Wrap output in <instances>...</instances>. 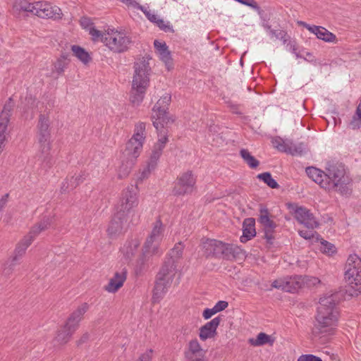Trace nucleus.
<instances>
[{
  "label": "nucleus",
  "mask_w": 361,
  "mask_h": 361,
  "mask_svg": "<svg viewBox=\"0 0 361 361\" xmlns=\"http://www.w3.org/2000/svg\"><path fill=\"white\" fill-rule=\"evenodd\" d=\"M171 100V95L166 94L157 101L152 109V114L151 116L152 124L157 132L163 133V136L159 138L158 141L153 147L149 161L148 162L147 169L144 170L142 173V178L147 177V174L150 173V171L156 167L157 161L162 154V151L168 142L167 130L165 126L169 123H173L175 121V119L169 115L168 111Z\"/></svg>",
  "instance_id": "obj_1"
},
{
  "label": "nucleus",
  "mask_w": 361,
  "mask_h": 361,
  "mask_svg": "<svg viewBox=\"0 0 361 361\" xmlns=\"http://www.w3.org/2000/svg\"><path fill=\"white\" fill-rule=\"evenodd\" d=\"M338 295L326 294L320 298L312 329L314 336L332 334L338 325Z\"/></svg>",
  "instance_id": "obj_2"
},
{
  "label": "nucleus",
  "mask_w": 361,
  "mask_h": 361,
  "mask_svg": "<svg viewBox=\"0 0 361 361\" xmlns=\"http://www.w3.org/2000/svg\"><path fill=\"white\" fill-rule=\"evenodd\" d=\"M183 245L181 243L175 245L168 253L164 262L158 272L153 290V302H159L171 286L176 274L177 264L182 257Z\"/></svg>",
  "instance_id": "obj_3"
},
{
  "label": "nucleus",
  "mask_w": 361,
  "mask_h": 361,
  "mask_svg": "<svg viewBox=\"0 0 361 361\" xmlns=\"http://www.w3.org/2000/svg\"><path fill=\"white\" fill-rule=\"evenodd\" d=\"M145 128V123L140 122L137 124L133 135L126 143V149L123 152L122 164L118 169L119 178H124L128 176L137 158L142 152L145 139L144 135Z\"/></svg>",
  "instance_id": "obj_4"
},
{
  "label": "nucleus",
  "mask_w": 361,
  "mask_h": 361,
  "mask_svg": "<svg viewBox=\"0 0 361 361\" xmlns=\"http://www.w3.org/2000/svg\"><path fill=\"white\" fill-rule=\"evenodd\" d=\"M201 249L206 258H222L226 260H243L245 258V252L238 245L214 239L202 238Z\"/></svg>",
  "instance_id": "obj_5"
},
{
  "label": "nucleus",
  "mask_w": 361,
  "mask_h": 361,
  "mask_svg": "<svg viewBox=\"0 0 361 361\" xmlns=\"http://www.w3.org/2000/svg\"><path fill=\"white\" fill-rule=\"evenodd\" d=\"M134 75L130 91V102L139 105L143 100L149 82L151 68L145 57L138 59L134 63Z\"/></svg>",
  "instance_id": "obj_6"
},
{
  "label": "nucleus",
  "mask_w": 361,
  "mask_h": 361,
  "mask_svg": "<svg viewBox=\"0 0 361 361\" xmlns=\"http://www.w3.org/2000/svg\"><path fill=\"white\" fill-rule=\"evenodd\" d=\"M164 230V225L159 218L154 223L151 233L145 243L142 255L137 261L136 274H141L146 269V263L149 262L152 256H159L162 254V251L159 247V244L162 239Z\"/></svg>",
  "instance_id": "obj_7"
},
{
  "label": "nucleus",
  "mask_w": 361,
  "mask_h": 361,
  "mask_svg": "<svg viewBox=\"0 0 361 361\" xmlns=\"http://www.w3.org/2000/svg\"><path fill=\"white\" fill-rule=\"evenodd\" d=\"M326 178L327 181L323 183L325 190H334L343 195L351 192L348 187L350 178L346 175L345 166L342 163H329L326 167Z\"/></svg>",
  "instance_id": "obj_8"
},
{
  "label": "nucleus",
  "mask_w": 361,
  "mask_h": 361,
  "mask_svg": "<svg viewBox=\"0 0 361 361\" xmlns=\"http://www.w3.org/2000/svg\"><path fill=\"white\" fill-rule=\"evenodd\" d=\"M51 122L49 116L40 114L37 124V138L39 144V151L44 154L43 163L47 168L52 166L51 157L49 156L51 150Z\"/></svg>",
  "instance_id": "obj_9"
},
{
  "label": "nucleus",
  "mask_w": 361,
  "mask_h": 361,
  "mask_svg": "<svg viewBox=\"0 0 361 361\" xmlns=\"http://www.w3.org/2000/svg\"><path fill=\"white\" fill-rule=\"evenodd\" d=\"M89 305L85 302L79 306L68 318L63 328L58 331L55 341L60 345L67 343L79 326L83 314L87 311Z\"/></svg>",
  "instance_id": "obj_10"
},
{
  "label": "nucleus",
  "mask_w": 361,
  "mask_h": 361,
  "mask_svg": "<svg viewBox=\"0 0 361 361\" xmlns=\"http://www.w3.org/2000/svg\"><path fill=\"white\" fill-rule=\"evenodd\" d=\"M345 280L353 290L351 295L361 293V259L357 255H350L345 264Z\"/></svg>",
  "instance_id": "obj_11"
},
{
  "label": "nucleus",
  "mask_w": 361,
  "mask_h": 361,
  "mask_svg": "<svg viewBox=\"0 0 361 361\" xmlns=\"http://www.w3.org/2000/svg\"><path fill=\"white\" fill-rule=\"evenodd\" d=\"M102 42L111 51L116 53L126 51L132 43L131 39L125 32L111 30L106 33Z\"/></svg>",
  "instance_id": "obj_12"
},
{
  "label": "nucleus",
  "mask_w": 361,
  "mask_h": 361,
  "mask_svg": "<svg viewBox=\"0 0 361 361\" xmlns=\"http://www.w3.org/2000/svg\"><path fill=\"white\" fill-rule=\"evenodd\" d=\"M137 188L134 185L127 187L123 190L120 203L116 207L118 216L128 217L134 207L138 205Z\"/></svg>",
  "instance_id": "obj_13"
},
{
  "label": "nucleus",
  "mask_w": 361,
  "mask_h": 361,
  "mask_svg": "<svg viewBox=\"0 0 361 361\" xmlns=\"http://www.w3.org/2000/svg\"><path fill=\"white\" fill-rule=\"evenodd\" d=\"M288 208L293 213L295 219L307 228L314 229L319 226V222L316 220L310 211L306 207L299 206L295 203H288Z\"/></svg>",
  "instance_id": "obj_14"
},
{
  "label": "nucleus",
  "mask_w": 361,
  "mask_h": 361,
  "mask_svg": "<svg viewBox=\"0 0 361 361\" xmlns=\"http://www.w3.org/2000/svg\"><path fill=\"white\" fill-rule=\"evenodd\" d=\"M195 182L192 172L188 171L178 178L172 191L173 195L180 196L192 192Z\"/></svg>",
  "instance_id": "obj_15"
},
{
  "label": "nucleus",
  "mask_w": 361,
  "mask_h": 361,
  "mask_svg": "<svg viewBox=\"0 0 361 361\" xmlns=\"http://www.w3.org/2000/svg\"><path fill=\"white\" fill-rule=\"evenodd\" d=\"M257 221L263 228L264 238L267 239L268 243L272 244V240L274 239V233L277 225L270 219V214L267 208L260 207Z\"/></svg>",
  "instance_id": "obj_16"
},
{
  "label": "nucleus",
  "mask_w": 361,
  "mask_h": 361,
  "mask_svg": "<svg viewBox=\"0 0 361 361\" xmlns=\"http://www.w3.org/2000/svg\"><path fill=\"white\" fill-rule=\"evenodd\" d=\"M33 14L42 18L60 19L62 17L61 8L47 2H36Z\"/></svg>",
  "instance_id": "obj_17"
},
{
  "label": "nucleus",
  "mask_w": 361,
  "mask_h": 361,
  "mask_svg": "<svg viewBox=\"0 0 361 361\" xmlns=\"http://www.w3.org/2000/svg\"><path fill=\"white\" fill-rule=\"evenodd\" d=\"M221 321V317L218 316L200 327L199 334L200 339L206 341L207 338H214L217 334L216 329Z\"/></svg>",
  "instance_id": "obj_18"
},
{
  "label": "nucleus",
  "mask_w": 361,
  "mask_h": 361,
  "mask_svg": "<svg viewBox=\"0 0 361 361\" xmlns=\"http://www.w3.org/2000/svg\"><path fill=\"white\" fill-rule=\"evenodd\" d=\"M126 276V268H123L121 272H116L114 277L110 279L109 283L105 287V290L109 293H116L123 285Z\"/></svg>",
  "instance_id": "obj_19"
},
{
  "label": "nucleus",
  "mask_w": 361,
  "mask_h": 361,
  "mask_svg": "<svg viewBox=\"0 0 361 361\" xmlns=\"http://www.w3.org/2000/svg\"><path fill=\"white\" fill-rule=\"evenodd\" d=\"M256 235L255 219L247 218L243 223V235L240 238L241 243H246Z\"/></svg>",
  "instance_id": "obj_20"
},
{
  "label": "nucleus",
  "mask_w": 361,
  "mask_h": 361,
  "mask_svg": "<svg viewBox=\"0 0 361 361\" xmlns=\"http://www.w3.org/2000/svg\"><path fill=\"white\" fill-rule=\"evenodd\" d=\"M154 48L157 49L161 60L166 64L167 68L169 70L172 66V59L171 52L165 42H160L158 40H154Z\"/></svg>",
  "instance_id": "obj_21"
},
{
  "label": "nucleus",
  "mask_w": 361,
  "mask_h": 361,
  "mask_svg": "<svg viewBox=\"0 0 361 361\" xmlns=\"http://www.w3.org/2000/svg\"><path fill=\"white\" fill-rule=\"evenodd\" d=\"M126 221L127 217L121 218V216H118V212L116 211V214L114 216L108 226V235L112 237L121 233L123 222Z\"/></svg>",
  "instance_id": "obj_22"
},
{
  "label": "nucleus",
  "mask_w": 361,
  "mask_h": 361,
  "mask_svg": "<svg viewBox=\"0 0 361 361\" xmlns=\"http://www.w3.org/2000/svg\"><path fill=\"white\" fill-rule=\"evenodd\" d=\"M205 352L201 348L197 339L191 340L188 343V350L185 352V356L187 359L191 360L196 358H201L204 357Z\"/></svg>",
  "instance_id": "obj_23"
},
{
  "label": "nucleus",
  "mask_w": 361,
  "mask_h": 361,
  "mask_svg": "<svg viewBox=\"0 0 361 361\" xmlns=\"http://www.w3.org/2000/svg\"><path fill=\"white\" fill-rule=\"evenodd\" d=\"M305 172L309 178L318 183L321 188H324V182L327 181L326 178V171H323L313 166L307 167Z\"/></svg>",
  "instance_id": "obj_24"
},
{
  "label": "nucleus",
  "mask_w": 361,
  "mask_h": 361,
  "mask_svg": "<svg viewBox=\"0 0 361 361\" xmlns=\"http://www.w3.org/2000/svg\"><path fill=\"white\" fill-rule=\"evenodd\" d=\"M35 3L31 4L27 0H16L13 4V11L14 14L18 15L20 11L34 13Z\"/></svg>",
  "instance_id": "obj_25"
},
{
  "label": "nucleus",
  "mask_w": 361,
  "mask_h": 361,
  "mask_svg": "<svg viewBox=\"0 0 361 361\" xmlns=\"http://www.w3.org/2000/svg\"><path fill=\"white\" fill-rule=\"evenodd\" d=\"M32 243V237H24L16 245L13 261L17 262L25 252L27 248Z\"/></svg>",
  "instance_id": "obj_26"
},
{
  "label": "nucleus",
  "mask_w": 361,
  "mask_h": 361,
  "mask_svg": "<svg viewBox=\"0 0 361 361\" xmlns=\"http://www.w3.org/2000/svg\"><path fill=\"white\" fill-rule=\"evenodd\" d=\"M69 63V54H61V56L54 63V68L52 69L53 73H56L58 75H62Z\"/></svg>",
  "instance_id": "obj_27"
},
{
  "label": "nucleus",
  "mask_w": 361,
  "mask_h": 361,
  "mask_svg": "<svg viewBox=\"0 0 361 361\" xmlns=\"http://www.w3.org/2000/svg\"><path fill=\"white\" fill-rule=\"evenodd\" d=\"M140 244V243L138 239H133L125 245L123 254L126 259H131L135 256Z\"/></svg>",
  "instance_id": "obj_28"
},
{
  "label": "nucleus",
  "mask_w": 361,
  "mask_h": 361,
  "mask_svg": "<svg viewBox=\"0 0 361 361\" xmlns=\"http://www.w3.org/2000/svg\"><path fill=\"white\" fill-rule=\"evenodd\" d=\"M302 281L301 276H295L294 277H290L286 279V283L284 286L287 288L285 289L286 292H295L301 288Z\"/></svg>",
  "instance_id": "obj_29"
},
{
  "label": "nucleus",
  "mask_w": 361,
  "mask_h": 361,
  "mask_svg": "<svg viewBox=\"0 0 361 361\" xmlns=\"http://www.w3.org/2000/svg\"><path fill=\"white\" fill-rule=\"evenodd\" d=\"M71 50L73 52V55L85 64L90 61L91 57L90 56V54L81 47L78 45H73L71 47Z\"/></svg>",
  "instance_id": "obj_30"
},
{
  "label": "nucleus",
  "mask_w": 361,
  "mask_h": 361,
  "mask_svg": "<svg viewBox=\"0 0 361 361\" xmlns=\"http://www.w3.org/2000/svg\"><path fill=\"white\" fill-rule=\"evenodd\" d=\"M240 154L244 161L251 168V169H256L259 164V161L256 159L249 152V151L246 149H242L240 151Z\"/></svg>",
  "instance_id": "obj_31"
},
{
  "label": "nucleus",
  "mask_w": 361,
  "mask_h": 361,
  "mask_svg": "<svg viewBox=\"0 0 361 361\" xmlns=\"http://www.w3.org/2000/svg\"><path fill=\"white\" fill-rule=\"evenodd\" d=\"M316 36L318 39L326 42L336 43L338 42L336 36L324 27H321L319 32L316 33Z\"/></svg>",
  "instance_id": "obj_32"
},
{
  "label": "nucleus",
  "mask_w": 361,
  "mask_h": 361,
  "mask_svg": "<svg viewBox=\"0 0 361 361\" xmlns=\"http://www.w3.org/2000/svg\"><path fill=\"white\" fill-rule=\"evenodd\" d=\"M257 178L262 180L269 188L272 189H277L279 188L278 183L271 177L269 172H264L257 175Z\"/></svg>",
  "instance_id": "obj_33"
},
{
  "label": "nucleus",
  "mask_w": 361,
  "mask_h": 361,
  "mask_svg": "<svg viewBox=\"0 0 361 361\" xmlns=\"http://www.w3.org/2000/svg\"><path fill=\"white\" fill-rule=\"evenodd\" d=\"M306 150V146L304 143H299L298 145L293 142H289L288 153L293 156L302 155Z\"/></svg>",
  "instance_id": "obj_34"
},
{
  "label": "nucleus",
  "mask_w": 361,
  "mask_h": 361,
  "mask_svg": "<svg viewBox=\"0 0 361 361\" xmlns=\"http://www.w3.org/2000/svg\"><path fill=\"white\" fill-rule=\"evenodd\" d=\"M250 342L252 345L255 346L263 345L271 342V337L267 334L261 332L257 335L255 340L250 339Z\"/></svg>",
  "instance_id": "obj_35"
},
{
  "label": "nucleus",
  "mask_w": 361,
  "mask_h": 361,
  "mask_svg": "<svg viewBox=\"0 0 361 361\" xmlns=\"http://www.w3.org/2000/svg\"><path fill=\"white\" fill-rule=\"evenodd\" d=\"M14 101L13 100L12 97H10L4 104L3 109L0 113V115L1 116L10 119V116L11 115V113L14 107Z\"/></svg>",
  "instance_id": "obj_36"
},
{
  "label": "nucleus",
  "mask_w": 361,
  "mask_h": 361,
  "mask_svg": "<svg viewBox=\"0 0 361 361\" xmlns=\"http://www.w3.org/2000/svg\"><path fill=\"white\" fill-rule=\"evenodd\" d=\"M321 250L327 255H332L336 252V249L334 244L322 239L321 240Z\"/></svg>",
  "instance_id": "obj_37"
},
{
  "label": "nucleus",
  "mask_w": 361,
  "mask_h": 361,
  "mask_svg": "<svg viewBox=\"0 0 361 361\" xmlns=\"http://www.w3.org/2000/svg\"><path fill=\"white\" fill-rule=\"evenodd\" d=\"M273 144L279 151L288 153L289 142H285L281 138L279 137L273 141Z\"/></svg>",
  "instance_id": "obj_38"
},
{
  "label": "nucleus",
  "mask_w": 361,
  "mask_h": 361,
  "mask_svg": "<svg viewBox=\"0 0 361 361\" xmlns=\"http://www.w3.org/2000/svg\"><path fill=\"white\" fill-rule=\"evenodd\" d=\"M90 34L92 37L94 41H101L106 33L103 34L101 31L97 30L95 27H91L90 29Z\"/></svg>",
  "instance_id": "obj_39"
},
{
  "label": "nucleus",
  "mask_w": 361,
  "mask_h": 361,
  "mask_svg": "<svg viewBox=\"0 0 361 361\" xmlns=\"http://www.w3.org/2000/svg\"><path fill=\"white\" fill-rule=\"evenodd\" d=\"M9 119L0 115V135L6 137L5 133L8 128Z\"/></svg>",
  "instance_id": "obj_40"
},
{
  "label": "nucleus",
  "mask_w": 361,
  "mask_h": 361,
  "mask_svg": "<svg viewBox=\"0 0 361 361\" xmlns=\"http://www.w3.org/2000/svg\"><path fill=\"white\" fill-rule=\"evenodd\" d=\"M16 262H13L12 259L11 263L8 265L5 264V267L3 269L2 274L4 276L8 278L13 273Z\"/></svg>",
  "instance_id": "obj_41"
},
{
  "label": "nucleus",
  "mask_w": 361,
  "mask_h": 361,
  "mask_svg": "<svg viewBox=\"0 0 361 361\" xmlns=\"http://www.w3.org/2000/svg\"><path fill=\"white\" fill-rule=\"evenodd\" d=\"M51 219L49 217H44L41 221L37 223L36 226H38L42 231H44L49 228V227L51 226Z\"/></svg>",
  "instance_id": "obj_42"
},
{
  "label": "nucleus",
  "mask_w": 361,
  "mask_h": 361,
  "mask_svg": "<svg viewBox=\"0 0 361 361\" xmlns=\"http://www.w3.org/2000/svg\"><path fill=\"white\" fill-rule=\"evenodd\" d=\"M266 27L268 30H269V32L271 35V36L272 37H275L277 39L283 38L282 35H283V36L286 35V32H285L284 30L271 29V26L270 25H267Z\"/></svg>",
  "instance_id": "obj_43"
},
{
  "label": "nucleus",
  "mask_w": 361,
  "mask_h": 361,
  "mask_svg": "<svg viewBox=\"0 0 361 361\" xmlns=\"http://www.w3.org/2000/svg\"><path fill=\"white\" fill-rule=\"evenodd\" d=\"M297 361H322V360L314 355H302L300 356Z\"/></svg>",
  "instance_id": "obj_44"
},
{
  "label": "nucleus",
  "mask_w": 361,
  "mask_h": 361,
  "mask_svg": "<svg viewBox=\"0 0 361 361\" xmlns=\"http://www.w3.org/2000/svg\"><path fill=\"white\" fill-rule=\"evenodd\" d=\"M228 306V303L224 300H220L216 303V305L213 307L216 313H218L221 311L224 310Z\"/></svg>",
  "instance_id": "obj_45"
},
{
  "label": "nucleus",
  "mask_w": 361,
  "mask_h": 361,
  "mask_svg": "<svg viewBox=\"0 0 361 361\" xmlns=\"http://www.w3.org/2000/svg\"><path fill=\"white\" fill-rule=\"evenodd\" d=\"M285 283H286V279H276L272 283L271 286L273 288H275L277 289H281L285 291V289H287V288H286V286H284Z\"/></svg>",
  "instance_id": "obj_46"
},
{
  "label": "nucleus",
  "mask_w": 361,
  "mask_h": 361,
  "mask_svg": "<svg viewBox=\"0 0 361 361\" xmlns=\"http://www.w3.org/2000/svg\"><path fill=\"white\" fill-rule=\"evenodd\" d=\"M156 23L161 30L165 32L173 31V28L169 24H166L162 19L157 20Z\"/></svg>",
  "instance_id": "obj_47"
},
{
  "label": "nucleus",
  "mask_w": 361,
  "mask_h": 361,
  "mask_svg": "<svg viewBox=\"0 0 361 361\" xmlns=\"http://www.w3.org/2000/svg\"><path fill=\"white\" fill-rule=\"evenodd\" d=\"M41 232H42V231L40 230V228L38 226H37L36 225H35L34 226L32 227L29 233L27 235H25V237H32V242L34 240L35 238L38 234H39Z\"/></svg>",
  "instance_id": "obj_48"
},
{
  "label": "nucleus",
  "mask_w": 361,
  "mask_h": 361,
  "mask_svg": "<svg viewBox=\"0 0 361 361\" xmlns=\"http://www.w3.org/2000/svg\"><path fill=\"white\" fill-rule=\"evenodd\" d=\"M215 314L216 313L213 307L211 309L206 308L202 312V316L205 319H208Z\"/></svg>",
  "instance_id": "obj_49"
},
{
  "label": "nucleus",
  "mask_w": 361,
  "mask_h": 361,
  "mask_svg": "<svg viewBox=\"0 0 361 361\" xmlns=\"http://www.w3.org/2000/svg\"><path fill=\"white\" fill-rule=\"evenodd\" d=\"M299 234L301 237L305 239H311L314 237V233L312 231H300Z\"/></svg>",
  "instance_id": "obj_50"
},
{
  "label": "nucleus",
  "mask_w": 361,
  "mask_h": 361,
  "mask_svg": "<svg viewBox=\"0 0 361 361\" xmlns=\"http://www.w3.org/2000/svg\"><path fill=\"white\" fill-rule=\"evenodd\" d=\"M70 190H71L69 181L66 180L65 181H63L62 183V185L61 186V192L62 193H65V192H69Z\"/></svg>",
  "instance_id": "obj_51"
},
{
  "label": "nucleus",
  "mask_w": 361,
  "mask_h": 361,
  "mask_svg": "<svg viewBox=\"0 0 361 361\" xmlns=\"http://www.w3.org/2000/svg\"><path fill=\"white\" fill-rule=\"evenodd\" d=\"M75 180L78 183V185L82 183L86 178V174L85 172L81 173L80 174L74 176Z\"/></svg>",
  "instance_id": "obj_52"
},
{
  "label": "nucleus",
  "mask_w": 361,
  "mask_h": 361,
  "mask_svg": "<svg viewBox=\"0 0 361 361\" xmlns=\"http://www.w3.org/2000/svg\"><path fill=\"white\" fill-rule=\"evenodd\" d=\"M147 18L151 21V22H153V23H157V20H159L158 17L157 15L154 14V13H151L149 11H147V12H145Z\"/></svg>",
  "instance_id": "obj_53"
},
{
  "label": "nucleus",
  "mask_w": 361,
  "mask_h": 361,
  "mask_svg": "<svg viewBox=\"0 0 361 361\" xmlns=\"http://www.w3.org/2000/svg\"><path fill=\"white\" fill-rule=\"evenodd\" d=\"M321 28V26H317V25H308L307 29L310 31L311 32L314 33L316 35V33L319 32V29Z\"/></svg>",
  "instance_id": "obj_54"
},
{
  "label": "nucleus",
  "mask_w": 361,
  "mask_h": 361,
  "mask_svg": "<svg viewBox=\"0 0 361 361\" xmlns=\"http://www.w3.org/2000/svg\"><path fill=\"white\" fill-rule=\"evenodd\" d=\"M8 197V194H6L4 195L1 199H0V212L3 209V208L6 206L7 202V198Z\"/></svg>",
  "instance_id": "obj_55"
},
{
  "label": "nucleus",
  "mask_w": 361,
  "mask_h": 361,
  "mask_svg": "<svg viewBox=\"0 0 361 361\" xmlns=\"http://www.w3.org/2000/svg\"><path fill=\"white\" fill-rule=\"evenodd\" d=\"M69 181V184L71 186V190L75 189L77 186H78V183L75 180L74 176H72L70 179H67Z\"/></svg>",
  "instance_id": "obj_56"
},
{
  "label": "nucleus",
  "mask_w": 361,
  "mask_h": 361,
  "mask_svg": "<svg viewBox=\"0 0 361 361\" xmlns=\"http://www.w3.org/2000/svg\"><path fill=\"white\" fill-rule=\"evenodd\" d=\"M89 339V334L87 333L84 334L80 339L77 342L78 345H81L82 343L86 342Z\"/></svg>",
  "instance_id": "obj_57"
},
{
  "label": "nucleus",
  "mask_w": 361,
  "mask_h": 361,
  "mask_svg": "<svg viewBox=\"0 0 361 361\" xmlns=\"http://www.w3.org/2000/svg\"><path fill=\"white\" fill-rule=\"evenodd\" d=\"M80 23L82 26L87 27L90 24V19L87 18H83L81 19Z\"/></svg>",
  "instance_id": "obj_58"
},
{
  "label": "nucleus",
  "mask_w": 361,
  "mask_h": 361,
  "mask_svg": "<svg viewBox=\"0 0 361 361\" xmlns=\"http://www.w3.org/2000/svg\"><path fill=\"white\" fill-rule=\"evenodd\" d=\"M282 36H283V38H279V39H281V41H283V44H286L288 42L289 37L287 33H286V35H285V36L282 35Z\"/></svg>",
  "instance_id": "obj_59"
},
{
  "label": "nucleus",
  "mask_w": 361,
  "mask_h": 361,
  "mask_svg": "<svg viewBox=\"0 0 361 361\" xmlns=\"http://www.w3.org/2000/svg\"><path fill=\"white\" fill-rule=\"evenodd\" d=\"M298 23L300 25H302L303 27H305V28L307 27L308 25L307 23H306L305 22H303V21H298Z\"/></svg>",
  "instance_id": "obj_60"
},
{
  "label": "nucleus",
  "mask_w": 361,
  "mask_h": 361,
  "mask_svg": "<svg viewBox=\"0 0 361 361\" xmlns=\"http://www.w3.org/2000/svg\"><path fill=\"white\" fill-rule=\"evenodd\" d=\"M314 280L317 281L318 283H319V280L318 279L314 278Z\"/></svg>",
  "instance_id": "obj_61"
},
{
  "label": "nucleus",
  "mask_w": 361,
  "mask_h": 361,
  "mask_svg": "<svg viewBox=\"0 0 361 361\" xmlns=\"http://www.w3.org/2000/svg\"><path fill=\"white\" fill-rule=\"evenodd\" d=\"M360 54H361V51H360Z\"/></svg>",
  "instance_id": "obj_62"
}]
</instances>
